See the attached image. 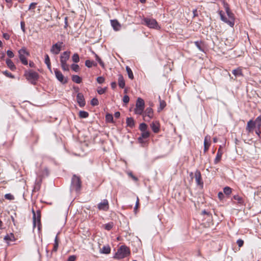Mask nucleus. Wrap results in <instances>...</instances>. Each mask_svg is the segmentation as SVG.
Wrapping results in <instances>:
<instances>
[{
	"mask_svg": "<svg viewBox=\"0 0 261 261\" xmlns=\"http://www.w3.org/2000/svg\"><path fill=\"white\" fill-rule=\"evenodd\" d=\"M6 63L8 68L12 71H14L16 69V66L14 65L12 61L9 59L6 60Z\"/></svg>",
	"mask_w": 261,
	"mask_h": 261,
	"instance_id": "nucleus-21",
	"label": "nucleus"
},
{
	"mask_svg": "<svg viewBox=\"0 0 261 261\" xmlns=\"http://www.w3.org/2000/svg\"><path fill=\"white\" fill-rule=\"evenodd\" d=\"M85 65L88 68H91L93 66H96L97 63L94 62V61H91L90 60H87L85 61Z\"/></svg>",
	"mask_w": 261,
	"mask_h": 261,
	"instance_id": "nucleus-29",
	"label": "nucleus"
},
{
	"mask_svg": "<svg viewBox=\"0 0 261 261\" xmlns=\"http://www.w3.org/2000/svg\"><path fill=\"white\" fill-rule=\"evenodd\" d=\"M24 76L30 83L36 85L39 78V74L32 70H25Z\"/></svg>",
	"mask_w": 261,
	"mask_h": 261,
	"instance_id": "nucleus-1",
	"label": "nucleus"
},
{
	"mask_svg": "<svg viewBox=\"0 0 261 261\" xmlns=\"http://www.w3.org/2000/svg\"><path fill=\"white\" fill-rule=\"evenodd\" d=\"M4 240L6 241H15L16 239L14 234L10 233L9 234H7L4 237Z\"/></svg>",
	"mask_w": 261,
	"mask_h": 261,
	"instance_id": "nucleus-27",
	"label": "nucleus"
},
{
	"mask_svg": "<svg viewBox=\"0 0 261 261\" xmlns=\"http://www.w3.org/2000/svg\"><path fill=\"white\" fill-rule=\"evenodd\" d=\"M255 133L259 138L261 137V129H257L255 130Z\"/></svg>",
	"mask_w": 261,
	"mask_h": 261,
	"instance_id": "nucleus-64",
	"label": "nucleus"
},
{
	"mask_svg": "<svg viewBox=\"0 0 261 261\" xmlns=\"http://www.w3.org/2000/svg\"><path fill=\"white\" fill-rule=\"evenodd\" d=\"M58 246H59V244L58 243H54V247H53V250H52V252H56L57 250H58Z\"/></svg>",
	"mask_w": 261,
	"mask_h": 261,
	"instance_id": "nucleus-59",
	"label": "nucleus"
},
{
	"mask_svg": "<svg viewBox=\"0 0 261 261\" xmlns=\"http://www.w3.org/2000/svg\"><path fill=\"white\" fill-rule=\"evenodd\" d=\"M232 73L236 76H242L243 75L242 73V69L240 68H238L237 69H233L232 71Z\"/></svg>",
	"mask_w": 261,
	"mask_h": 261,
	"instance_id": "nucleus-24",
	"label": "nucleus"
},
{
	"mask_svg": "<svg viewBox=\"0 0 261 261\" xmlns=\"http://www.w3.org/2000/svg\"><path fill=\"white\" fill-rule=\"evenodd\" d=\"M150 136V132L148 130H146L144 132H141V136L138 138V141L140 143H142V140L143 139H147L149 138Z\"/></svg>",
	"mask_w": 261,
	"mask_h": 261,
	"instance_id": "nucleus-20",
	"label": "nucleus"
},
{
	"mask_svg": "<svg viewBox=\"0 0 261 261\" xmlns=\"http://www.w3.org/2000/svg\"><path fill=\"white\" fill-rule=\"evenodd\" d=\"M76 100L80 107H84L86 105V101L83 94L78 93L76 95Z\"/></svg>",
	"mask_w": 261,
	"mask_h": 261,
	"instance_id": "nucleus-11",
	"label": "nucleus"
},
{
	"mask_svg": "<svg viewBox=\"0 0 261 261\" xmlns=\"http://www.w3.org/2000/svg\"><path fill=\"white\" fill-rule=\"evenodd\" d=\"M92 53L95 55L96 60L97 61V62L99 63L100 65L102 68H104L105 64H104L103 62L101 60V59L100 58V57L96 54H95L94 51H92Z\"/></svg>",
	"mask_w": 261,
	"mask_h": 261,
	"instance_id": "nucleus-32",
	"label": "nucleus"
},
{
	"mask_svg": "<svg viewBox=\"0 0 261 261\" xmlns=\"http://www.w3.org/2000/svg\"><path fill=\"white\" fill-rule=\"evenodd\" d=\"M143 22L142 24L146 25L149 28L156 30H160L161 27L159 25L158 22L155 19L144 17L142 19Z\"/></svg>",
	"mask_w": 261,
	"mask_h": 261,
	"instance_id": "nucleus-4",
	"label": "nucleus"
},
{
	"mask_svg": "<svg viewBox=\"0 0 261 261\" xmlns=\"http://www.w3.org/2000/svg\"><path fill=\"white\" fill-rule=\"evenodd\" d=\"M166 106V103L165 101L160 100V110H163Z\"/></svg>",
	"mask_w": 261,
	"mask_h": 261,
	"instance_id": "nucleus-49",
	"label": "nucleus"
},
{
	"mask_svg": "<svg viewBox=\"0 0 261 261\" xmlns=\"http://www.w3.org/2000/svg\"><path fill=\"white\" fill-rule=\"evenodd\" d=\"M222 154H223V151L221 149V146H220L218 150L216 156L214 160L215 164H217L220 162V161L221 159Z\"/></svg>",
	"mask_w": 261,
	"mask_h": 261,
	"instance_id": "nucleus-19",
	"label": "nucleus"
},
{
	"mask_svg": "<svg viewBox=\"0 0 261 261\" xmlns=\"http://www.w3.org/2000/svg\"><path fill=\"white\" fill-rule=\"evenodd\" d=\"M32 213L33 214V225H34V227H35L36 225V214L34 210V209H32Z\"/></svg>",
	"mask_w": 261,
	"mask_h": 261,
	"instance_id": "nucleus-48",
	"label": "nucleus"
},
{
	"mask_svg": "<svg viewBox=\"0 0 261 261\" xmlns=\"http://www.w3.org/2000/svg\"><path fill=\"white\" fill-rule=\"evenodd\" d=\"M82 188V181L79 176L73 175L71 179V184L70 186V190L75 191L79 193L80 192Z\"/></svg>",
	"mask_w": 261,
	"mask_h": 261,
	"instance_id": "nucleus-3",
	"label": "nucleus"
},
{
	"mask_svg": "<svg viewBox=\"0 0 261 261\" xmlns=\"http://www.w3.org/2000/svg\"><path fill=\"white\" fill-rule=\"evenodd\" d=\"M3 36L6 40H9L10 39V35L8 33H4Z\"/></svg>",
	"mask_w": 261,
	"mask_h": 261,
	"instance_id": "nucleus-62",
	"label": "nucleus"
},
{
	"mask_svg": "<svg viewBox=\"0 0 261 261\" xmlns=\"http://www.w3.org/2000/svg\"><path fill=\"white\" fill-rule=\"evenodd\" d=\"M211 140V137L208 135L205 136L204 141V152H206L209 149V147L210 146V143H208V141Z\"/></svg>",
	"mask_w": 261,
	"mask_h": 261,
	"instance_id": "nucleus-17",
	"label": "nucleus"
},
{
	"mask_svg": "<svg viewBox=\"0 0 261 261\" xmlns=\"http://www.w3.org/2000/svg\"><path fill=\"white\" fill-rule=\"evenodd\" d=\"M194 44L200 51H204V43L202 41H196Z\"/></svg>",
	"mask_w": 261,
	"mask_h": 261,
	"instance_id": "nucleus-25",
	"label": "nucleus"
},
{
	"mask_svg": "<svg viewBox=\"0 0 261 261\" xmlns=\"http://www.w3.org/2000/svg\"><path fill=\"white\" fill-rule=\"evenodd\" d=\"M106 121L108 123H113V116L112 114L108 113L106 115Z\"/></svg>",
	"mask_w": 261,
	"mask_h": 261,
	"instance_id": "nucleus-31",
	"label": "nucleus"
},
{
	"mask_svg": "<svg viewBox=\"0 0 261 261\" xmlns=\"http://www.w3.org/2000/svg\"><path fill=\"white\" fill-rule=\"evenodd\" d=\"M237 243L239 247H241L244 245V241L242 239H239L237 240Z\"/></svg>",
	"mask_w": 261,
	"mask_h": 261,
	"instance_id": "nucleus-55",
	"label": "nucleus"
},
{
	"mask_svg": "<svg viewBox=\"0 0 261 261\" xmlns=\"http://www.w3.org/2000/svg\"><path fill=\"white\" fill-rule=\"evenodd\" d=\"M223 192L225 195L228 196L231 193L232 189L229 187H225L223 189Z\"/></svg>",
	"mask_w": 261,
	"mask_h": 261,
	"instance_id": "nucleus-39",
	"label": "nucleus"
},
{
	"mask_svg": "<svg viewBox=\"0 0 261 261\" xmlns=\"http://www.w3.org/2000/svg\"><path fill=\"white\" fill-rule=\"evenodd\" d=\"M144 117V120L146 121H148L149 120L153 117V111L152 108L150 107L147 108L142 114Z\"/></svg>",
	"mask_w": 261,
	"mask_h": 261,
	"instance_id": "nucleus-9",
	"label": "nucleus"
},
{
	"mask_svg": "<svg viewBox=\"0 0 261 261\" xmlns=\"http://www.w3.org/2000/svg\"><path fill=\"white\" fill-rule=\"evenodd\" d=\"M126 70L128 74V77L131 80L134 79V75H133V71L131 70V69L128 66H126Z\"/></svg>",
	"mask_w": 261,
	"mask_h": 261,
	"instance_id": "nucleus-37",
	"label": "nucleus"
},
{
	"mask_svg": "<svg viewBox=\"0 0 261 261\" xmlns=\"http://www.w3.org/2000/svg\"><path fill=\"white\" fill-rule=\"evenodd\" d=\"M72 70L75 72H78L80 70V67L77 64H72L71 66Z\"/></svg>",
	"mask_w": 261,
	"mask_h": 261,
	"instance_id": "nucleus-45",
	"label": "nucleus"
},
{
	"mask_svg": "<svg viewBox=\"0 0 261 261\" xmlns=\"http://www.w3.org/2000/svg\"><path fill=\"white\" fill-rule=\"evenodd\" d=\"M44 62H45V63L46 64H48V63H50V59H49V56H48V55L47 54H45V55Z\"/></svg>",
	"mask_w": 261,
	"mask_h": 261,
	"instance_id": "nucleus-57",
	"label": "nucleus"
},
{
	"mask_svg": "<svg viewBox=\"0 0 261 261\" xmlns=\"http://www.w3.org/2000/svg\"><path fill=\"white\" fill-rule=\"evenodd\" d=\"M97 208L99 210L107 211L109 209V204L107 199H103L100 202L98 205Z\"/></svg>",
	"mask_w": 261,
	"mask_h": 261,
	"instance_id": "nucleus-10",
	"label": "nucleus"
},
{
	"mask_svg": "<svg viewBox=\"0 0 261 261\" xmlns=\"http://www.w3.org/2000/svg\"><path fill=\"white\" fill-rule=\"evenodd\" d=\"M96 81L99 84H102L105 82V78L102 76H98L96 79Z\"/></svg>",
	"mask_w": 261,
	"mask_h": 261,
	"instance_id": "nucleus-51",
	"label": "nucleus"
},
{
	"mask_svg": "<svg viewBox=\"0 0 261 261\" xmlns=\"http://www.w3.org/2000/svg\"><path fill=\"white\" fill-rule=\"evenodd\" d=\"M101 250L102 253L109 254L111 252V248L109 245L103 246Z\"/></svg>",
	"mask_w": 261,
	"mask_h": 261,
	"instance_id": "nucleus-28",
	"label": "nucleus"
},
{
	"mask_svg": "<svg viewBox=\"0 0 261 261\" xmlns=\"http://www.w3.org/2000/svg\"><path fill=\"white\" fill-rule=\"evenodd\" d=\"M126 123L127 126L130 128L134 127L135 124L134 119L132 117H127L126 118Z\"/></svg>",
	"mask_w": 261,
	"mask_h": 261,
	"instance_id": "nucleus-23",
	"label": "nucleus"
},
{
	"mask_svg": "<svg viewBox=\"0 0 261 261\" xmlns=\"http://www.w3.org/2000/svg\"><path fill=\"white\" fill-rule=\"evenodd\" d=\"M76 259V256L74 255H70L68 257L67 261H75Z\"/></svg>",
	"mask_w": 261,
	"mask_h": 261,
	"instance_id": "nucleus-58",
	"label": "nucleus"
},
{
	"mask_svg": "<svg viewBox=\"0 0 261 261\" xmlns=\"http://www.w3.org/2000/svg\"><path fill=\"white\" fill-rule=\"evenodd\" d=\"M63 46V42L58 41L56 43L53 44L50 48V52L54 55H58L62 50V47Z\"/></svg>",
	"mask_w": 261,
	"mask_h": 261,
	"instance_id": "nucleus-7",
	"label": "nucleus"
},
{
	"mask_svg": "<svg viewBox=\"0 0 261 261\" xmlns=\"http://www.w3.org/2000/svg\"><path fill=\"white\" fill-rule=\"evenodd\" d=\"M71 52L70 51H65L61 54L60 62L61 63H67V61L70 58Z\"/></svg>",
	"mask_w": 261,
	"mask_h": 261,
	"instance_id": "nucleus-13",
	"label": "nucleus"
},
{
	"mask_svg": "<svg viewBox=\"0 0 261 261\" xmlns=\"http://www.w3.org/2000/svg\"><path fill=\"white\" fill-rule=\"evenodd\" d=\"M107 90V87H105V88H101V87H98L97 90V93L100 94V95H101V94H103V93H105L106 91Z\"/></svg>",
	"mask_w": 261,
	"mask_h": 261,
	"instance_id": "nucleus-42",
	"label": "nucleus"
},
{
	"mask_svg": "<svg viewBox=\"0 0 261 261\" xmlns=\"http://www.w3.org/2000/svg\"><path fill=\"white\" fill-rule=\"evenodd\" d=\"M20 27H21V29L22 30V32L24 33H25V22L24 21H21L20 22Z\"/></svg>",
	"mask_w": 261,
	"mask_h": 261,
	"instance_id": "nucleus-54",
	"label": "nucleus"
},
{
	"mask_svg": "<svg viewBox=\"0 0 261 261\" xmlns=\"http://www.w3.org/2000/svg\"><path fill=\"white\" fill-rule=\"evenodd\" d=\"M2 72L7 77H10L11 79L15 78L14 75H13L11 72H9L8 70L4 71Z\"/></svg>",
	"mask_w": 261,
	"mask_h": 261,
	"instance_id": "nucleus-43",
	"label": "nucleus"
},
{
	"mask_svg": "<svg viewBox=\"0 0 261 261\" xmlns=\"http://www.w3.org/2000/svg\"><path fill=\"white\" fill-rule=\"evenodd\" d=\"M233 199L237 200L238 203L242 204L244 203L243 198L238 195H236L233 196Z\"/></svg>",
	"mask_w": 261,
	"mask_h": 261,
	"instance_id": "nucleus-35",
	"label": "nucleus"
},
{
	"mask_svg": "<svg viewBox=\"0 0 261 261\" xmlns=\"http://www.w3.org/2000/svg\"><path fill=\"white\" fill-rule=\"evenodd\" d=\"M49 174V171L46 167L44 168L42 170L41 176L42 177L47 176Z\"/></svg>",
	"mask_w": 261,
	"mask_h": 261,
	"instance_id": "nucleus-36",
	"label": "nucleus"
},
{
	"mask_svg": "<svg viewBox=\"0 0 261 261\" xmlns=\"http://www.w3.org/2000/svg\"><path fill=\"white\" fill-rule=\"evenodd\" d=\"M72 61L74 63H78L80 61V57L77 53H75L72 56Z\"/></svg>",
	"mask_w": 261,
	"mask_h": 261,
	"instance_id": "nucleus-40",
	"label": "nucleus"
},
{
	"mask_svg": "<svg viewBox=\"0 0 261 261\" xmlns=\"http://www.w3.org/2000/svg\"><path fill=\"white\" fill-rule=\"evenodd\" d=\"M128 175H129L130 177H132V179H133L134 181H138V178L137 177H136L135 176H134V175H133V174L132 172H129V173H128Z\"/></svg>",
	"mask_w": 261,
	"mask_h": 261,
	"instance_id": "nucleus-60",
	"label": "nucleus"
},
{
	"mask_svg": "<svg viewBox=\"0 0 261 261\" xmlns=\"http://www.w3.org/2000/svg\"><path fill=\"white\" fill-rule=\"evenodd\" d=\"M99 104L98 100L96 98H93L91 100V105L92 106H96Z\"/></svg>",
	"mask_w": 261,
	"mask_h": 261,
	"instance_id": "nucleus-44",
	"label": "nucleus"
},
{
	"mask_svg": "<svg viewBox=\"0 0 261 261\" xmlns=\"http://www.w3.org/2000/svg\"><path fill=\"white\" fill-rule=\"evenodd\" d=\"M37 5V3H32L29 7V10H34L36 8V5Z\"/></svg>",
	"mask_w": 261,
	"mask_h": 261,
	"instance_id": "nucleus-53",
	"label": "nucleus"
},
{
	"mask_svg": "<svg viewBox=\"0 0 261 261\" xmlns=\"http://www.w3.org/2000/svg\"><path fill=\"white\" fill-rule=\"evenodd\" d=\"M7 55L10 58H13L14 56L13 53L11 50H7Z\"/></svg>",
	"mask_w": 261,
	"mask_h": 261,
	"instance_id": "nucleus-56",
	"label": "nucleus"
},
{
	"mask_svg": "<svg viewBox=\"0 0 261 261\" xmlns=\"http://www.w3.org/2000/svg\"><path fill=\"white\" fill-rule=\"evenodd\" d=\"M5 198L6 199H8V200H13L14 199V197L13 195H12V194L9 193V194H6L5 195Z\"/></svg>",
	"mask_w": 261,
	"mask_h": 261,
	"instance_id": "nucleus-50",
	"label": "nucleus"
},
{
	"mask_svg": "<svg viewBox=\"0 0 261 261\" xmlns=\"http://www.w3.org/2000/svg\"><path fill=\"white\" fill-rule=\"evenodd\" d=\"M36 221L38 222V228H39V225L41 224V212L40 210L37 211Z\"/></svg>",
	"mask_w": 261,
	"mask_h": 261,
	"instance_id": "nucleus-38",
	"label": "nucleus"
},
{
	"mask_svg": "<svg viewBox=\"0 0 261 261\" xmlns=\"http://www.w3.org/2000/svg\"><path fill=\"white\" fill-rule=\"evenodd\" d=\"M71 79L73 82L77 84H80L82 81V78L77 75H73Z\"/></svg>",
	"mask_w": 261,
	"mask_h": 261,
	"instance_id": "nucleus-26",
	"label": "nucleus"
},
{
	"mask_svg": "<svg viewBox=\"0 0 261 261\" xmlns=\"http://www.w3.org/2000/svg\"><path fill=\"white\" fill-rule=\"evenodd\" d=\"M111 24L115 31H119L121 28L120 23L117 19L111 20Z\"/></svg>",
	"mask_w": 261,
	"mask_h": 261,
	"instance_id": "nucleus-16",
	"label": "nucleus"
},
{
	"mask_svg": "<svg viewBox=\"0 0 261 261\" xmlns=\"http://www.w3.org/2000/svg\"><path fill=\"white\" fill-rule=\"evenodd\" d=\"M218 196L220 200H222L224 198V194L221 192L218 193Z\"/></svg>",
	"mask_w": 261,
	"mask_h": 261,
	"instance_id": "nucleus-61",
	"label": "nucleus"
},
{
	"mask_svg": "<svg viewBox=\"0 0 261 261\" xmlns=\"http://www.w3.org/2000/svg\"><path fill=\"white\" fill-rule=\"evenodd\" d=\"M6 2L7 3V6L10 8L12 6V0H5Z\"/></svg>",
	"mask_w": 261,
	"mask_h": 261,
	"instance_id": "nucleus-63",
	"label": "nucleus"
},
{
	"mask_svg": "<svg viewBox=\"0 0 261 261\" xmlns=\"http://www.w3.org/2000/svg\"><path fill=\"white\" fill-rule=\"evenodd\" d=\"M255 121L253 120H250L247 124L246 127V130L248 133H252L253 132L254 128L255 127Z\"/></svg>",
	"mask_w": 261,
	"mask_h": 261,
	"instance_id": "nucleus-12",
	"label": "nucleus"
},
{
	"mask_svg": "<svg viewBox=\"0 0 261 261\" xmlns=\"http://www.w3.org/2000/svg\"><path fill=\"white\" fill-rule=\"evenodd\" d=\"M196 182L197 185L200 186L202 187L203 186V182L201 178V174L199 170H197L194 174Z\"/></svg>",
	"mask_w": 261,
	"mask_h": 261,
	"instance_id": "nucleus-14",
	"label": "nucleus"
},
{
	"mask_svg": "<svg viewBox=\"0 0 261 261\" xmlns=\"http://www.w3.org/2000/svg\"><path fill=\"white\" fill-rule=\"evenodd\" d=\"M130 253L129 247L125 245H122L117 250L114 256V258L118 259L124 258L128 256Z\"/></svg>",
	"mask_w": 261,
	"mask_h": 261,
	"instance_id": "nucleus-2",
	"label": "nucleus"
},
{
	"mask_svg": "<svg viewBox=\"0 0 261 261\" xmlns=\"http://www.w3.org/2000/svg\"><path fill=\"white\" fill-rule=\"evenodd\" d=\"M114 226V223L113 222H110L108 223H107L103 225L104 228L107 230H110L112 229Z\"/></svg>",
	"mask_w": 261,
	"mask_h": 261,
	"instance_id": "nucleus-33",
	"label": "nucleus"
},
{
	"mask_svg": "<svg viewBox=\"0 0 261 261\" xmlns=\"http://www.w3.org/2000/svg\"><path fill=\"white\" fill-rule=\"evenodd\" d=\"M226 14L229 18L228 19H227L226 23L228 24H229L230 27H233V25L234 24V18L233 14L231 12V11L228 12Z\"/></svg>",
	"mask_w": 261,
	"mask_h": 261,
	"instance_id": "nucleus-15",
	"label": "nucleus"
},
{
	"mask_svg": "<svg viewBox=\"0 0 261 261\" xmlns=\"http://www.w3.org/2000/svg\"><path fill=\"white\" fill-rule=\"evenodd\" d=\"M55 74L57 80L62 84H65L68 82V77H65L62 72L58 69H54Z\"/></svg>",
	"mask_w": 261,
	"mask_h": 261,
	"instance_id": "nucleus-8",
	"label": "nucleus"
},
{
	"mask_svg": "<svg viewBox=\"0 0 261 261\" xmlns=\"http://www.w3.org/2000/svg\"><path fill=\"white\" fill-rule=\"evenodd\" d=\"M144 107L145 102L144 100L140 97H138L136 103V108L135 109V113L138 115H142L144 111Z\"/></svg>",
	"mask_w": 261,
	"mask_h": 261,
	"instance_id": "nucleus-5",
	"label": "nucleus"
},
{
	"mask_svg": "<svg viewBox=\"0 0 261 261\" xmlns=\"http://www.w3.org/2000/svg\"><path fill=\"white\" fill-rule=\"evenodd\" d=\"M61 66L62 69L64 71H69V66L67 64V63H61Z\"/></svg>",
	"mask_w": 261,
	"mask_h": 261,
	"instance_id": "nucleus-46",
	"label": "nucleus"
},
{
	"mask_svg": "<svg viewBox=\"0 0 261 261\" xmlns=\"http://www.w3.org/2000/svg\"><path fill=\"white\" fill-rule=\"evenodd\" d=\"M147 125L145 123H142L139 125V129L141 132L147 130Z\"/></svg>",
	"mask_w": 261,
	"mask_h": 261,
	"instance_id": "nucleus-41",
	"label": "nucleus"
},
{
	"mask_svg": "<svg viewBox=\"0 0 261 261\" xmlns=\"http://www.w3.org/2000/svg\"><path fill=\"white\" fill-rule=\"evenodd\" d=\"M79 115L81 118H86L88 117L89 113L86 111H80Z\"/></svg>",
	"mask_w": 261,
	"mask_h": 261,
	"instance_id": "nucleus-34",
	"label": "nucleus"
},
{
	"mask_svg": "<svg viewBox=\"0 0 261 261\" xmlns=\"http://www.w3.org/2000/svg\"><path fill=\"white\" fill-rule=\"evenodd\" d=\"M129 101V97L128 95H125L123 97V101L124 103L127 104Z\"/></svg>",
	"mask_w": 261,
	"mask_h": 261,
	"instance_id": "nucleus-52",
	"label": "nucleus"
},
{
	"mask_svg": "<svg viewBox=\"0 0 261 261\" xmlns=\"http://www.w3.org/2000/svg\"><path fill=\"white\" fill-rule=\"evenodd\" d=\"M118 85L120 88L123 89L124 88L125 84V81L123 78V76L122 74L118 75Z\"/></svg>",
	"mask_w": 261,
	"mask_h": 261,
	"instance_id": "nucleus-22",
	"label": "nucleus"
},
{
	"mask_svg": "<svg viewBox=\"0 0 261 261\" xmlns=\"http://www.w3.org/2000/svg\"><path fill=\"white\" fill-rule=\"evenodd\" d=\"M255 125H256L257 129H261V115L258 116L255 120Z\"/></svg>",
	"mask_w": 261,
	"mask_h": 261,
	"instance_id": "nucleus-30",
	"label": "nucleus"
},
{
	"mask_svg": "<svg viewBox=\"0 0 261 261\" xmlns=\"http://www.w3.org/2000/svg\"><path fill=\"white\" fill-rule=\"evenodd\" d=\"M18 54H19V58L20 61L21 62V63L23 65H28V60H27V58L25 57L24 55H27V56H29V52H28L26 50V49L24 47H23V48H21L18 51Z\"/></svg>",
	"mask_w": 261,
	"mask_h": 261,
	"instance_id": "nucleus-6",
	"label": "nucleus"
},
{
	"mask_svg": "<svg viewBox=\"0 0 261 261\" xmlns=\"http://www.w3.org/2000/svg\"><path fill=\"white\" fill-rule=\"evenodd\" d=\"M160 123L158 121L153 122L150 124V127L154 133H159L160 130Z\"/></svg>",
	"mask_w": 261,
	"mask_h": 261,
	"instance_id": "nucleus-18",
	"label": "nucleus"
},
{
	"mask_svg": "<svg viewBox=\"0 0 261 261\" xmlns=\"http://www.w3.org/2000/svg\"><path fill=\"white\" fill-rule=\"evenodd\" d=\"M219 14L221 17V19L224 22L226 23L227 18L224 16V13L222 11H220L219 12Z\"/></svg>",
	"mask_w": 261,
	"mask_h": 261,
	"instance_id": "nucleus-47",
	"label": "nucleus"
}]
</instances>
